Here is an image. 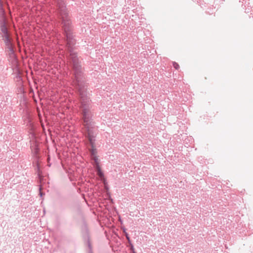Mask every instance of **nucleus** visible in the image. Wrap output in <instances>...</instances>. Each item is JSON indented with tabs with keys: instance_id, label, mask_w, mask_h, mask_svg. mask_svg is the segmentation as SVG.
<instances>
[{
	"instance_id": "6e6552de",
	"label": "nucleus",
	"mask_w": 253,
	"mask_h": 253,
	"mask_svg": "<svg viewBox=\"0 0 253 253\" xmlns=\"http://www.w3.org/2000/svg\"><path fill=\"white\" fill-rule=\"evenodd\" d=\"M87 245H88V248L89 249V251L91 252V244L89 241V240H88V241H87Z\"/></svg>"
},
{
	"instance_id": "7ed1b4c3",
	"label": "nucleus",
	"mask_w": 253,
	"mask_h": 253,
	"mask_svg": "<svg viewBox=\"0 0 253 253\" xmlns=\"http://www.w3.org/2000/svg\"><path fill=\"white\" fill-rule=\"evenodd\" d=\"M0 27L2 40L3 41L5 46L7 49L9 55L11 57L14 56V51L13 45L12 42V39L10 38L7 28L6 27V22L2 20L0 23Z\"/></svg>"
},
{
	"instance_id": "39448f33",
	"label": "nucleus",
	"mask_w": 253,
	"mask_h": 253,
	"mask_svg": "<svg viewBox=\"0 0 253 253\" xmlns=\"http://www.w3.org/2000/svg\"><path fill=\"white\" fill-rule=\"evenodd\" d=\"M173 67L176 70H178L179 68V65L175 62H173Z\"/></svg>"
},
{
	"instance_id": "f8f14e48",
	"label": "nucleus",
	"mask_w": 253,
	"mask_h": 253,
	"mask_svg": "<svg viewBox=\"0 0 253 253\" xmlns=\"http://www.w3.org/2000/svg\"><path fill=\"white\" fill-rule=\"evenodd\" d=\"M127 240H128V241L130 243V238L129 237L128 238H126Z\"/></svg>"
},
{
	"instance_id": "f257e3e1",
	"label": "nucleus",
	"mask_w": 253,
	"mask_h": 253,
	"mask_svg": "<svg viewBox=\"0 0 253 253\" xmlns=\"http://www.w3.org/2000/svg\"><path fill=\"white\" fill-rule=\"evenodd\" d=\"M67 58L68 62L72 69L74 76L73 85L79 96V108L84 126L83 132L84 134L90 135L91 133L94 132L95 125L92 119L93 112L91 100L86 92L87 85L81 61L79 60L77 54L67 55Z\"/></svg>"
},
{
	"instance_id": "f03ea898",
	"label": "nucleus",
	"mask_w": 253,
	"mask_h": 253,
	"mask_svg": "<svg viewBox=\"0 0 253 253\" xmlns=\"http://www.w3.org/2000/svg\"><path fill=\"white\" fill-rule=\"evenodd\" d=\"M52 4L56 7L59 19L61 21L62 29L66 42V48L68 55L77 54L74 50V46L76 40L73 35V26L67 10L65 0H52Z\"/></svg>"
},
{
	"instance_id": "0eeeda50",
	"label": "nucleus",
	"mask_w": 253,
	"mask_h": 253,
	"mask_svg": "<svg viewBox=\"0 0 253 253\" xmlns=\"http://www.w3.org/2000/svg\"><path fill=\"white\" fill-rule=\"evenodd\" d=\"M91 158L94 161L95 163L96 164H98V158H97L96 156H93L91 157Z\"/></svg>"
},
{
	"instance_id": "423d86ee",
	"label": "nucleus",
	"mask_w": 253,
	"mask_h": 253,
	"mask_svg": "<svg viewBox=\"0 0 253 253\" xmlns=\"http://www.w3.org/2000/svg\"><path fill=\"white\" fill-rule=\"evenodd\" d=\"M91 158L94 161L95 163L96 164H98V158H97L96 156H93L91 157Z\"/></svg>"
},
{
	"instance_id": "9b49d317",
	"label": "nucleus",
	"mask_w": 253,
	"mask_h": 253,
	"mask_svg": "<svg viewBox=\"0 0 253 253\" xmlns=\"http://www.w3.org/2000/svg\"><path fill=\"white\" fill-rule=\"evenodd\" d=\"M126 238H128L129 237L127 233H125Z\"/></svg>"
},
{
	"instance_id": "20e7f679",
	"label": "nucleus",
	"mask_w": 253,
	"mask_h": 253,
	"mask_svg": "<svg viewBox=\"0 0 253 253\" xmlns=\"http://www.w3.org/2000/svg\"><path fill=\"white\" fill-rule=\"evenodd\" d=\"M84 135L85 137L88 139L89 144L91 147V148L89 150L91 157L96 156L97 150L95 148V146L94 132L91 133L90 135H88V134H85Z\"/></svg>"
},
{
	"instance_id": "9d476101",
	"label": "nucleus",
	"mask_w": 253,
	"mask_h": 253,
	"mask_svg": "<svg viewBox=\"0 0 253 253\" xmlns=\"http://www.w3.org/2000/svg\"><path fill=\"white\" fill-rule=\"evenodd\" d=\"M40 196H41V197H42V195H43V193L41 191V188H40Z\"/></svg>"
},
{
	"instance_id": "ddd939ff",
	"label": "nucleus",
	"mask_w": 253,
	"mask_h": 253,
	"mask_svg": "<svg viewBox=\"0 0 253 253\" xmlns=\"http://www.w3.org/2000/svg\"><path fill=\"white\" fill-rule=\"evenodd\" d=\"M132 253H135V252L134 251H133Z\"/></svg>"
},
{
	"instance_id": "1a4fd4ad",
	"label": "nucleus",
	"mask_w": 253,
	"mask_h": 253,
	"mask_svg": "<svg viewBox=\"0 0 253 253\" xmlns=\"http://www.w3.org/2000/svg\"><path fill=\"white\" fill-rule=\"evenodd\" d=\"M130 246H131L130 249L133 252V251H134V247H133V245L131 244H130Z\"/></svg>"
}]
</instances>
